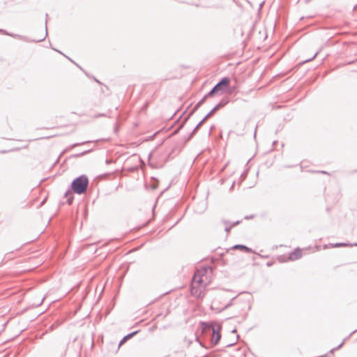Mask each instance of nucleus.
Listing matches in <instances>:
<instances>
[{"label": "nucleus", "mask_w": 357, "mask_h": 357, "mask_svg": "<svg viewBox=\"0 0 357 357\" xmlns=\"http://www.w3.org/2000/svg\"><path fill=\"white\" fill-rule=\"evenodd\" d=\"M193 278L198 279L199 282L207 286L212 280V269L208 267H202L197 271Z\"/></svg>", "instance_id": "nucleus-1"}, {"label": "nucleus", "mask_w": 357, "mask_h": 357, "mask_svg": "<svg viewBox=\"0 0 357 357\" xmlns=\"http://www.w3.org/2000/svg\"><path fill=\"white\" fill-rule=\"evenodd\" d=\"M88 184L89 180L87 177L86 176H80L73 181L71 187L75 192L82 194L86 190Z\"/></svg>", "instance_id": "nucleus-2"}, {"label": "nucleus", "mask_w": 357, "mask_h": 357, "mask_svg": "<svg viewBox=\"0 0 357 357\" xmlns=\"http://www.w3.org/2000/svg\"><path fill=\"white\" fill-rule=\"evenodd\" d=\"M206 285L198 281V279L192 278L191 284V294L195 297L200 298L204 296Z\"/></svg>", "instance_id": "nucleus-3"}, {"label": "nucleus", "mask_w": 357, "mask_h": 357, "mask_svg": "<svg viewBox=\"0 0 357 357\" xmlns=\"http://www.w3.org/2000/svg\"><path fill=\"white\" fill-rule=\"evenodd\" d=\"M230 84V79L227 77L223 78L215 87L210 91L208 96H212L215 93H222L225 89L229 86Z\"/></svg>", "instance_id": "nucleus-4"}, {"label": "nucleus", "mask_w": 357, "mask_h": 357, "mask_svg": "<svg viewBox=\"0 0 357 357\" xmlns=\"http://www.w3.org/2000/svg\"><path fill=\"white\" fill-rule=\"evenodd\" d=\"M212 328V336H211V344L213 345L217 344L221 337L220 335V331H221V326L220 324H212L211 326Z\"/></svg>", "instance_id": "nucleus-5"}, {"label": "nucleus", "mask_w": 357, "mask_h": 357, "mask_svg": "<svg viewBox=\"0 0 357 357\" xmlns=\"http://www.w3.org/2000/svg\"><path fill=\"white\" fill-rule=\"evenodd\" d=\"M302 257V250L300 248L295 249L292 252L289 254V259L291 261L297 260Z\"/></svg>", "instance_id": "nucleus-6"}, {"label": "nucleus", "mask_w": 357, "mask_h": 357, "mask_svg": "<svg viewBox=\"0 0 357 357\" xmlns=\"http://www.w3.org/2000/svg\"><path fill=\"white\" fill-rule=\"evenodd\" d=\"M232 250H241L244 252H252V250L251 248H249L245 245H236L231 248Z\"/></svg>", "instance_id": "nucleus-7"}]
</instances>
